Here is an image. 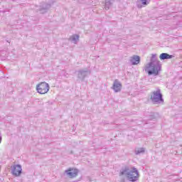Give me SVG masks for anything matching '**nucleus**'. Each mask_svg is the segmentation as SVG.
I'll return each mask as SVG.
<instances>
[{
  "mask_svg": "<svg viewBox=\"0 0 182 182\" xmlns=\"http://www.w3.org/2000/svg\"><path fill=\"white\" fill-rule=\"evenodd\" d=\"M150 100L154 105H160V103H164L163 94H161V90H160L159 88H157L156 90L151 92Z\"/></svg>",
  "mask_w": 182,
  "mask_h": 182,
  "instance_id": "3",
  "label": "nucleus"
},
{
  "mask_svg": "<svg viewBox=\"0 0 182 182\" xmlns=\"http://www.w3.org/2000/svg\"><path fill=\"white\" fill-rule=\"evenodd\" d=\"M173 58H174V55L166 53H163L159 55V59L161 60H166V59H173Z\"/></svg>",
  "mask_w": 182,
  "mask_h": 182,
  "instance_id": "12",
  "label": "nucleus"
},
{
  "mask_svg": "<svg viewBox=\"0 0 182 182\" xmlns=\"http://www.w3.org/2000/svg\"><path fill=\"white\" fill-rule=\"evenodd\" d=\"M122 176H127V178L129 181H137L139 180V171L136 168H132L130 170L129 167H125L120 171L119 176L122 177Z\"/></svg>",
  "mask_w": 182,
  "mask_h": 182,
  "instance_id": "2",
  "label": "nucleus"
},
{
  "mask_svg": "<svg viewBox=\"0 0 182 182\" xmlns=\"http://www.w3.org/2000/svg\"><path fill=\"white\" fill-rule=\"evenodd\" d=\"M125 180L124 177L121 178V182H125Z\"/></svg>",
  "mask_w": 182,
  "mask_h": 182,
  "instance_id": "16",
  "label": "nucleus"
},
{
  "mask_svg": "<svg viewBox=\"0 0 182 182\" xmlns=\"http://www.w3.org/2000/svg\"><path fill=\"white\" fill-rule=\"evenodd\" d=\"M70 39L72 42H74V43H77V41H79V36L73 35L70 38Z\"/></svg>",
  "mask_w": 182,
  "mask_h": 182,
  "instance_id": "15",
  "label": "nucleus"
},
{
  "mask_svg": "<svg viewBox=\"0 0 182 182\" xmlns=\"http://www.w3.org/2000/svg\"><path fill=\"white\" fill-rule=\"evenodd\" d=\"M150 1L151 0H139L136 3V6L137 8L141 9V8H142L143 6H147V5L150 4Z\"/></svg>",
  "mask_w": 182,
  "mask_h": 182,
  "instance_id": "9",
  "label": "nucleus"
},
{
  "mask_svg": "<svg viewBox=\"0 0 182 182\" xmlns=\"http://www.w3.org/2000/svg\"><path fill=\"white\" fill-rule=\"evenodd\" d=\"M91 72L90 70L85 69V70H79L77 71V77L80 80H85V77H87L88 75H90Z\"/></svg>",
  "mask_w": 182,
  "mask_h": 182,
  "instance_id": "6",
  "label": "nucleus"
},
{
  "mask_svg": "<svg viewBox=\"0 0 182 182\" xmlns=\"http://www.w3.org/2000/svg\"><path fill=\"white\" fill-rule=\"evenodd\" d=\"M129 62L133 65H139V63H140V56L134 55L130 58Z\"/></svg>",
  "mask_w": 182,
  "mask_h": 182,
  "instance_id": "11",
  "label": "nucleus"
},
{
  "mask_svg": "<svg viewBox=\"0 0 182 182\" xmlns=\"http://www.w3.org/2000/svg\"><path fill=\"white\" fill-rule=\"evenodd\" d=\"M1 141H2V137H1V136H0V143Z\"/></svg>",
  "mask_w": 182,
  "mask_h": 182,
  "instance_id": "17",
  "label": "nucleus"
},
{
  "mask_svg": "<svg viewBox=\"0 0 182 182\" xmlns=\"http://www.w3.org/2000/svg\"><path fill=\"white\" fill-rule=\"evenodd\" d=\"M146 149L144 148H139L135 150V154L139 155V154H144L145 153Z\"/></svg>",
  "mask_w": 182,
  "mask_h": 182,
  "instance_id": "14",
  "label": "nucleus"
},
{
  "mask_svg": "<svg viewBox=\"0 0 182 182\" xmlns=\"http://www.w3.org/2000/svg\"><path fill=\"white\" fill-rule=\"evenodd\" d=\"M112 89L115 92V93L121 92L122 83L120 82H119L118 80H115L113 83Z\"/></svg>",
  "mask_w": 182,
  "mask_h": 182,
  "instance_id": "8",
  "label": "nucleus"
},
{
  "mask_svg": "<svg viewBox=\"0 0 182 182\" xmlns=\"http://www.w3.org/2000/svg\"><path fill=\"white\" fill-rule=\"evenodd\" d=\"M157 55L152 54L150 63L148 64L146 69H150L148 70V75L150 76L154 75V76H158L161 72V63L160 60L157 59Z\"/></svg>",
  "mask_w": 182,
  "mask_h": 182,
  "instance_id": "1",
  "label": "nucleus"
},
{
  "mask_svg": "<svg viewBox=\"0 0 182 182\" xmlns=\"http://www.w3.org/2000/svg\"><path fill=\"white\" fill-rule=\"evenodd\" d=\"M64 174L68 177V178H75L77 177L79 174V169L76 168H68L64 171Z\"/></svg>",
  "mask_w": 182,
  "mask_h": 182,
  "instance_id": "4",
  "label": "nucleus"
},
{
  "mask_svg": "<svg viewBox=\"0 0 182 182\" xmlns=\"http://www.w3.org/2000/svg\"><path fill=\"white\" fill-rule=\"evenodd\" d=\"M50 9V4H48V3H43L41 7H40V12H41V14H46V12H48V9Z\"/></svg>",
  "mask_w": 182,
  "mask_h": 182,
  "instance_id": "10",
  "label": "nucleus"
},
{
  "mask_svg": "<svg viewBox=\"0 0 182 182\" xmlns=\"http://www.w3.org/2000/svg\"><path fill=\"white\" fill-rule=\"evenodd\" d=\"M36 90L40 95H45L47 92H49V84L43 82L36 86Z\"/></svg>",
  "mask_w": 182,
  "mask_h": 182,
  "instance_id": "5",
  "label": "nucleus"
},
{
  "mask_svg": "<svg viewBox=\"0 0 182 182\" xmlns=\"http://www.w3.org/2000/svg\"><path fill=\"white\" fill-rule=\"evenodd\" d=\"M11 173L15 177H19L22 174V166L20 164L13 166Z\"/></svg>",
  "mask_w": 182,
  "mask_h": 182,
  "instance_id": "7",
  "label": "nucleus"
},
{
  "mask_svg": "<svg viewBox=\"0 0 182 182\" xmlns=\"http://www.w3.org/2000/svg\"><path fill=\"white\" fill-rule=\"evenodd\" d=\"M112 5H113V3H112V0H105V9H106V11H109Z\"/></svg>",
  "mask_w": 182,
  "mask_h": 182,
  "instance_id": "13",
  "label": "nucleus"
}]
</instances>
